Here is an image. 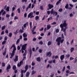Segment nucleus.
Returning a JSON list of instances; mask_svg holds the SVG:
<instances>
[{"instance_id": "nucleus-1", "label": "nucleus", "mask_w": 77, "mask_h": 77, "mask_svg": "<svg viewBox=\"0 0 77 77\" xmlns=\"http://www.w3.org/2000/svg\"><path fill=\"white\" fill-rule=\"evenodd\" d=\"M62 38L61 37H59L56 39V42H57V45L58 46H60V41L61 39Z\"/></svg>"}, {"instance_id": "nucleus-2", "label": "nucleus", "mask_w": 77, "mask_h": 77, "mask_svg": "<svg viewBox=\"0 0 77 77\" xmlns=\"http://www.w3.org/2000/svg\"><path fill=\"white\" fill-rule=\"evenodd\" d=\"M66 20L64 21V23H63V24L61 23V24H60V26H63V27H67V25L66 23Z\"/></svg>"}, {"instance_id": "nucleus-3", "label": "nucleus", "mask_w": 77, "mask_h": 77, "mask_svg": "<svg viewBox=\"0 0 77 77\" xmlns=\"http://www.w3.org/2000/svg\"><path fill=\"white\" fill-rule=\"evenodd\" d=\"M33 12H30L29 13L28 15V18H34V16L33 15Z\"/></svg>"}, {"instance_id": "nucleus-4", "label": "nucleus", "mask_w": 77, "mask_h": 77, "mask_svg": "<svg viewBox=\"0 0 77 77\" xmlns=\"http://www.w3.org/2000/svg\"><path fill=\"white\" fill-rule=\"evenodd\" d=\"M27 45V44H25L24 45H23L22 47V49L24 51H25L26 49Z\"/></svg>"}, {"instance_id": "nucleus-5", "label": "nucleus", "mask_w": 77, "mask_h": 77, "mask_svg": "<svg viewBox=\"0 0 77 77\" xmlns=\"http://www.w3.org/2000/svg\"><path fill=\"white\" fill-rule=\"evenodd\" d=\"M11 68V66L10 65V64H9L8 66H7V68H6V70L7 71V72H9V69Z\"/></svg>"}, {"instance_id": "nucleus-6", "label": "nucleus", "mask_w": 77, "mask_h": 77, "mask_svg": "<svg viewBox=\"0 0 77 77\" xmlns=\"http://www.w3.org/2000/svg\"><path fill=\"white\" fill-rule=\"evenodd\" d=\"M54 6L53 5H52L51 4H49L48 5V7H49V9H51L52 8H53Z\"/></svg>"}, {"instance_id": "nucleus-7", "label": "nucleus", "mask_w": 77, "mask_h": 77, "mask_svg": "<svg viewBox=\"0 0 77 77\" xmlns=\"http://www.w3.org/2000/svg\"><path fill=\"white\" fill-rule=\"evenodd\" d=\"M18 60V56L16 55L15 56V59H14V61L15 62H17Z\"/></svg>"}, {"instance_id": "nucleus-8", "label": "nucleus", "mask_w": 77, "mask_h": 77, "mask_svg": "<svg viewBox=\"0 0 77 77\" xmlns=\"http://www.w3.org/2000/svg\"><path fill=\"white\" fill-rule=\"evenodd\" d=\"M65 57V56L64 55H62L60 56V59L61 60H63Z\"/></svg>"}, {"instance_id": "nucleus-9", "label": "nucleus", "mask_w": 77, "mask_h": 77, "mask_svg": "<svg viewBox=\"0 0 77 77\" xmlns=\"http://www.w3.org/2000/svg\"><path fill=\"white\" fill-rule=\"evenodd\" d=\"M15 53V52H12V54H11V56L10 57V59H12V58H13V57H14V55Z\"/></svg>"}, {"instance_id": "nucleus-10", "label": "nucleus", "mask_w": 77, "mask_h": 77, "mask_svg": "<svg viewBox=\"0 0 77 77\" xmlns=\"http://www.w3.org/2000/svg\"><path fill=\"white\" fill-rule=\"evenodd\" d=\"M51 26L50 25V24L47 25V28H46V30H49V29H51Z\"/></svg>"}, {"instance_id": "nucleus-11", "label": "nucleus", "mask_w": 77, "mask_h": 77, "mask_svg": "<svg viewBox=\"0 0 77 77\" xmlns=\"http://www.w3.org/2000/svg\"><path fill=\"white\" fill-rule=\"evenodd\" d=\"M28 24H29V23L28 22H27L26 23L24 24L23 25L24 27V28H26V26H28V25H29Z\"/></svg>"}, {"instance_id": "nucleus-12", "label": "nucleus", "mask_w": 77, "mask_h": 77, "mask_svg": "<svg viewBox=\"0 0 77 77\" xmlns=\"http://www.w3.org/2000/svg\"><path fill=\"white\" fill-rule=\"evenodd\" d=\"M12 69L14 70H15L16 69L17 67L15 65H14L12 67Z\"/></svg>"}, {"instance_id": "nucleus-13", "label": "nucleus", "mask_w": 77, "mask_h": 77, "mask_svg": "<svg viewBox=\"0 0 77 77\" xmlns=\"http://www.w3.org/2000/svg\"><path fill=\"white\" fill-rule=\"evenodd\" d=\"M17 49L15 46V45L14 46V47L13 50L12 51V52L15 53V51Z\"/></svg>"}, {"instance_id": "nucleus-14", "label": "nucleus", "mask_w": 77, "mask_h": 77, "mask_svg": "<svg viewBox=\"0 0 77 77\" xmlns=\"http://www.w3.org/2000/svg\"><path fill=\"white\" fill-rule=\"evenodd\" d=\"M30 74V73L29 72H27L26 73V77H28L29 76V75Z\"/></svg>"}, {"instance_id": "nucleus-15", "label": "nucleus", "mask_w": 77, "mask_h": 77, "mask_svg": "<svg viewBox=\"0 0 77 77\" xmlns=\"http://www.w3.org/2000/svg\"><path fill=\"white\" fill-rule=\"evenodd\" d=\"M37 61L38 62H40L41 61V59L40 57H38L37 58Z\"/></svg>"}, {"instance_id": "nucleus-16", "label": "nucleus", "mask_w": 77, "mask_h": 77, "mask_svg": "<svg viewBox=\"0 0 77 77\" xmlns=\"http://www.w3.org/2000/svg\"><path fill=\"white\" fill-rule=\"evenodd\" d=\"M6 48H5V52L2 53V54H3V56H5V55H6Z\"/></svg>"}, {"instance_id": "nucleus-17", "label": "nucleus", "mask_w": 77, "mask_h": 77, "mask_svg": "<svg viewBox=\"0 0 77 77\" xmlns=\"http://www.w3.org/2000/svg\"><path fill=\"white\" fill-rule=\"evenodd\" d=\"M53 19L52 18V17H49V18H48V21H47V22H48L49 21V20H52Z\"/></svg>"}, {"instance_id": "nucleus-18", "label": "nucleus", "mask_w": 77, "mask_h": 77, "mask_svg": "<svg viewBox=\"0 0 77 77\" xmlns=\"http://www.w3.org/2000/svg\"><path fill=\"white\" fill-rule=\"evenodd\" d=\"M23 36L24 38H26L27 36V35L25 33H24L23 34Z\"/></svg>"}, {"instance_id": "nucleus-19", "label": "nucleus", "mask_w": 77, "mask_h": 77, "mask_svg": "<svg viewBox=\"0 0 77 77\" xmlns=\"http://www.w3.org/2000/svg\"><path fill=\"white\" fill-rule=\"evenodd\" d=\"M51 14H53L54 13V9H52V10H51Z\"/></svg>"}, {"instance_id": "nucleus-20", "label": "nucleus", "mask_w": 77, "mask_h": 77, "mask_svg": "<svg viewBox=\"0 0 77 77\" xmlns=\"http://www.w3.org/2000/svg\"><path fill=\"white\" fill-rule=\"evenodd\" d=\"M28 68H29L28 66V65H26L25 67V69L27 70L28 69Z\"/></svg>"}, {"instance_id": "nucleus-21", "label": "nucleus", "mask_w": 77, "mask_h": 77, "mask_svg": "<svg viewBox=\"0 0 77 77\" xmlns=\"http://www.w3.org/2000/svg\"><path fill=\"white\" fill-rule=\"evenodd\" d=\"M29 53H30V57H31L32 54V50L31 49H30Z\"/></svg>"}, {"instance_id": "nucleus-22", "label": "nucleus", "mask_w": 77, "mask_h": 77, "mask_svg": "<svg viewBox=\"0 0 77 77\" xmlns=\"http://www.w3.org/2000/svg\"><path fill=\"white\" fill-rule=\"evenodd\" d=\"M39 18V17L38 16H36L35 17V20L36 21H37V20H38Z\"/></svg>"}, {"instance_id": "nucleus-23", "label": "nucleus", "mask_w": 77, "mask_h": 77, "mask_svg": "<svg viewBox=\"0 0 77 77\" xmlns=\"http://www.w3.org/2000/svg\"><path fill=\"white\" fill-rule=\"evenodd\" d=\"M51 44V41H49L48 43V45L50 46Z\"/></svg>"}, {"instance_id": "nucleus-24", "label": "nucleus", "mask_w": 77, "mask_h": 77, "mask_svg": "<svg viewBox=\"0 0 77 77\" xmlns=\"http://www.w3.org/2000/svg\"><path fill=\"white\" fill-rule=\"evenodd\" d=\"M39 8L41 10H44V8H43V6L42 5Z\"/></svg>"}, {"instance_id": "nucleus-25", "label": "nucleus", "mask_w": 77, "mask_h": 77, "mask_svg": "<svg viewBox=\"0 0 77 77\" xmlns=\"http://www.w3.org/2000/svg\"><path fill=\"white\" fill-rule=\"evenodd\" d=\"M69 5L67 4H66V5L65 6V8L67 9L69 7Z\"/></svg>"}, {"instance_id": "nucleus-26", "label": "nucleus", "mask_w": 77, "mask_h": 77, "mask_svg": "<svg viewBox=\"0 0 77 77\" xmlns=\"http://www.w3.org/2000/svg\"><path fill=\"white\" fill-rule=\"evenodd\" d=\"M36 71H34V70H33L32 72V75H33L34 74H35V73H36Z\"/></svg>"}, {"instance_id": "nucleus-27", "label": "nucleus", "mask_w": 77, "mask_h": 77, "mask_svg": "<svg viewBox=\"0 0 77 77\" xmlns=\"http://www.w3.org/2000/svg\"><path fill=\"white\" fill-rule=\"evenodd\" d=\"M74 48H71V53H72V52L74 50Z\"/></svg>"}, {"instance_id": "nucleus-28", "label": "nucleus", "mask_w": 77, "mask_h": 77, "mask_svg": "<svg viewBox=\"0 0 77 77\" xmlns=\"http://www.w3.org/2000/svg\"><path fill=\"white\" fill-rule=\"evenodd\" d=\"M51 51H49L48 52H47V54H46V55H47V56H49L50 54H51Z\"/></svg>"}, {"instance_id": "nucleus-29", "label": "nucleus", "mask_w": 77, "mask_h": 77, "mask_svg": "<svg viewBox=\"0 0 77 77\" xmlns=\"http://www.w3.org/2000/svg\"><path fill=\"white\" fill-rule=\"evenodd\" d=\"M6 41H5V40H4L2 43V45H4L6 43Z\"/></svg>"}, {"instance_id": "nucleus-30", "label": "nucleus", "mask_w": 77, "mask_h": 77, "mask_svg": "<svg viewBox=\"0 0 77 77\" xmlns=\"http://www.w3.org/2000/svg\"><path fill=\"white\" fill-rule=\"evenodd\" d=\"M5 28V25L3 26L2 28V30H4Z\"/></svg>"}, {"instance_id": "nucleus-31", "label": "nucleus", "mask_w": 77, "mask_h": 77, "mask_svg": "<svg viewBox=\"0 0 77 77\" xmlns=\"http://www.w3.org/2000/svg\"><path fill=\"white\" fill-rule=\"evenodd\" d=\"M20 41V39H18L17 41L16 44L17 45L19 43Z\"/></svg>"}, {"instance_id": "nucleus-32", "label": "nucleus", "mask_w": 77, "mask_h": 77, "mask_svg": "<svg viewBox=\"0 0 77 77\" xmlns=\"http://www.w3.org/2000/svg\"><path fill=\"white\" fill-rule=\"evenodd\" d=\"M66 57L68 58L70 57V55L69 54H66Z\"/></svg>"}, {"instance_id": "nucleus-33", "label": "nucleus", "mask_w": 77, "mask_h": 77, "mask_svg": "<svg viewBox=\"0 0 77 77\" xmlns=\"http://www.w3.org/2000/svg\"><path fill=\"white\" fill-rule=\"evenodd\" d=\"M2 67H4L5 66V63H2Z\"/></svg>"}, {"instance_id": "nucleus-34", "label": "nucleus", "mask_w": 77, "mask_h": 77, "mask_svg": "<svg viewBox=\"0 0 77 77\" xmlns=\"http://www.w3.org/2000/svg\"><path fill=\"white\" fill-rule=\"evenodd\" d=\"M65 70V66H64L63 67V69H62V72H64Z\"/></svg>"}, {"instance_id": "nucleus-35", "label": "nucleus", "mask_w": 77, "mask_h": 77, "mask_svg": "<svg viewBox=\"0 0 77 77\" xmlns=\"http://www.w3.org/2000/svg\"><path fill=\"white\" fill-rule=\"evenodd\" d=\"M9 9L10 8L9 7H8L6 9V10L7 11H9Z\"/></svg>"}, {"instance_id": "nucleus-36", "label": "nucleus", "mask_w": 77, "mask_h": 77, "mask_svg": "<svg viewBox=\"0 0 77 77\" xmlns=\"http://www.w3.org/2000/svg\"><path fill=\"white\" fill-rule=\"evenodd\" d=\"M30 27L31 29L32 28V22H31L30 23Z\"/></svg>"}, {"instance_id": "nucleus-37", "label": "nucleus", "mask_w": 77, "mask_h": 77, "mask_svg": "<svg viewBox=\"0 0 77 77\" xmlns=\"http://www.w3.org/2000/svg\"><path fill=\"white\" fill-rule=\"evenodd\" d=\"M15 45L13 44L10 48V50H11L13 48L15 47Z\"/></svg>"}, {"instance_id": "nucleus-38", "label": "nucleus", "mask_w": 77, "mask_h": 77, "mask_svg": "<svg viewBox=\"0 0 77 77\" xmlns=\"http://www.w3.org/2000/svg\"><path fill=\"white\" fill-rule=\"evenodd\" d=\"M67 28V27H65V28L63 29V32H65L66 29Z\"/></svg>"}, {"instance_id": "nucleus-39", "label": "nucleus", "mask_w": 77, "mask_h": 77, "mask_svg": "<svg viewBox=\"0 0 77 77\" xmlns=\"http://www.w3.org/2000/svg\"><path fill=\"white\" fill-rule=\"evenodd\" d=\"M55 32L56 33H59V29H56V31H55Z\"/></svg>"}, {"instance_id": "nucleus-40", "label": "nucleus", "mask_w": 77, "mask_h": 77, "mask_svg": "<svg viewBox=\"0 0 77 77\" xmlns=\"http://www.w3.org/2000/svg\"><path fill=\"white\" fill-rule=\"evenodd\" d=\"M18 33V30H17L16 31V32H14V34L15 35H17V34Z\"/></svg>"}, {"instance_id": "nucleus-41", "label": "nucleus", "mask_w": 77, "mask_h": 77, "mask_svg": "<svg viewBox=\"0 0 77 77\" xmlns=\"http://www.w3.org/2000/svg\"><path fill=\"white\" fill-rule=\"evenodd\" d=\"M19 32H20V33H23L24 32L23 30L21 29H20Z\"/></svg>"}, {"instance_id": "nucleus-42", "label": "nucleus", "mask_w": 77, "mask_h": 77, "mask_svg": "<svg viewBox=\"0 0 77 77\" xmlns=\"http://www.w3.org/2000/svg\"><path fill=\"white\" fill-rule=\"evenodd\" d=\"M63 41H64V39H61V40H60V42H61V44H62L63 42Z\"/></svg>"}, {"instance_id": "nucleus-43", "label": "nucleus", "mask_w": 77, "mask_h": 77, "mask_svg": "<svg viewBox=\"0 0 77 77\" xmlns=\"http://www.w3.org/2000/svg\"><path fill=\"white\" fill-rule=\"evenodd\" d=\"M60 26L61 28V31H63V27L62 26H60Z\"/></svg>"}, {"instance_id": "nucleus-44", "label": "nucleus", "mask_w": 77, "mask_h": 77, "mask_svg": "<svg viewBox=\"0 0 77 77\" xmlns=\"http://www.w3.org/2000/svg\"><path fill=\"white\" fill-rule=\"evenodd\" d=\"M66 73H70V71L69 70H67L66 71Z\"/></svg>"}, {"instance_id": "nucleus-45", "label": "nucleus", "mask_w": 77, "mask_h": 77, "mask_svg": "<svg viewBox=\"0 0 77 77\" xmlns=\"http://www.w3.org/2000/svg\"><path fill=\"white\" fill-rule=\"evenodd\" d=\"M63 10V9L62 8H60L58 10V11L61 12H62Z\"/></svg>"}, {"instance_id": "nucleus-46", "label": "nucleus", "mask_w": 77, "mask_h": 77, "mask_svg": "<svg viewBox=\"0 0 77 77\" xmlns=\"http://www.w3.org/2000/svg\"><path fill=\"white\" fill-rule=\"evenodd\" d=\"M23 72H24V70H21L20 72V73H21V74L23 75Z\"/></svg>"}, {"instance_id": "nucleus-47", "label": "nucleus", "mask_w": 77, "mask_h": 77, "mask_svg": "<svg viewBox=\"0 0 77 77\" xmlns=\"http://www.w3.org/2000/svg\"><path fill=\"white\" fill-rule=\"evenodd\" d=\"M17 11H18V13H20V8H18L17 10Z\"/></svg>"}, {"instance_id": "nucleus-48", "label": "nucleus", "mask_w": 77, "mask_h": 77, "mask_svg": "<svg viewBox=\"0 0 77 77\" xmlns=\"http://www.w3.org/2000/svg\"><path fill=\"white\" fill-rule=\"evenodd\" d=\"M23 61H20V64L21 65H22L23 64Z\"/></svg>"}, {"instance_id": "nucleus-49", "label": "nucleus", "mask_w": 77, "mask_h": 77, "mask_svg": "<svg viewBox=\"0 0 77 77\" xmlns=\"http://www.w3.org/2000/svg\"><path fill=\"white\" fill-rule=\"evenodd\" d=\"M35 65V63H34L33 62H32V66H34Z\"/></svg>"}, {"instance_id": "nucleus-50", "label": "nucleus", "mask_w": 77, "mask_h": 77, "mask_svg": "<svg viewBox=\"0 0 77 77\" xmlns=\"http://www.w3.org/2000/svg\"><path fill=\"white\" fill-rule=\"evenodd\" d=\"M60 17V16L59 15H57V17H56V20H58V18H59Z\"/></svg>"}, {"instance_id": "nucleus-51", "label": "nucleus", "mask_w": 77, "mask_h": 77, "mask_svg": "<svg viewBox=\"0 0 77 77\" xmlns=\"http://www.w3.org/2000/svg\"><path fill=\"white\" fill-rule=\"evenodd\" d=\"M12 35V33H11V32H10L9 33V37H11Z\"/></svg>"}, {"instance_id": "nucleus-52", "label": "nucleus", "mask_w": 77, "mask_h": 77, "mask_svg": "<svg viewBox=\"0 0 77 77\" xmlns=\"http://www.w3.org/2000/svg\"><path fill=\"white\" fill-rule=\"evenodd\" d=\"M39 44H40L41 45H43V42L42 41H40V42H39Z\"/></svg>"}, {"instance_id": "nucleus-53", "label": "nucleus", "mask_w": 77, "mask_h": 77, "mask_svg": "<svg viewBox=\"0 0 77 77\" xmlns=\"http://www.w3.org/2000/svg\"><path fill=\"white\" fill-rule=\"evenodd\" d=\"M60 2L58 1L57 2V3H56V5H58V4H60Z\"/></svg>"}, {"instance_id": "nucleus-54", "label": "nucleus", "mask_w": 77, "mask_h": 77, "mask_svg": "<svg viewBox=\"0 0 77 77\" xmlns=\"http://www.w3.org/2000/svg\"><path fill=\"white\" fill-rule=\"evenodd\" d=\"M17 49L18 50H19L20 49V47L19 46H18L17 47Z\"/></svg>"}, {"instance_id": "nucleus-55", "label": "nucleus", "mask_w": 77, "mask_h": 77, "mask_svg": "<svg viewBox=\"0 0 77 77\" xmlns=\"http://www.w3.org/2000/svg\"><path fill=\"white\" fill-rule=\"evenodd\" d=\"M49 64H51L52 63V60H51V61H49V62H48Z\"/></svg>"}, {"instance_id": "nucleus-56", "label": "nucleus", "mask_w": 77, "mask_h": 77, "mask_svg": "<svg viewBox=\"0 0 77 77\" xmlns=\"http://www.w3.org/2000/svg\"><path fill=\"white\" fill-rule=\"evenodd\" d=\"M17 19H18V17L17 16L15 17L14 18V20H17Z\"/></svg>"}, {"instance_id": "nucleus-57", "label": "nucleus", "mask_w": 77, "mask_h": 77, "mask_svg": "<svg viewBox=\"0 0 77 77\" xmlns=\"http://www.w3.org/2000/svg\"><path fill=\"white\" fill-rule=\"evenodd\" d=\"M31 5H32V4L31 3H30L29 5V6H28V7L30 8L31 7Z\"/></svg>"}, {"instance_id": "nucleus-58", "label": "nucleus", "mask_w": 77, "mask_h": 77, "mask_svg": "<svg viewBox=\"0 0 77 77\" xmlns=\"http://www.w3.org/2000/svg\"><path fill=\"white\" fill-rule=\"evenodd\" d=\"M27 1V0H22V2H26Z\"/></svg>"}, {"instance_id": "nucleus-59", "label": "nucleus", "mask_w": 77, "mask_h": 77, "mask_svg": "<svg viewBox=\"0 0 77 77\" xmlns=\"http://www.w3.org/2000/svg\"><path fill=\"white\" fill-rule=\"evenodd\" d=\"M10 16L9 14H7L6 15V18H9V17Z\"/></svg>"}, {"instance_id": "nucleus-60", "label": "nucleus", "mask_w": 77, "mask_h": 77, "mask_svg": "<svg viewBox=\"0 0 77 77\" xmlns=\"http://www.w3.org/2000/svg\"><path fill=\"white\" fill-rule=\"evenodd\" d=\"M42 52V50L41 49H39V52L40 53H41Z\"/></svg>"}, {"instance_id": "nucleus-61", "label": "nucleus", "mask_w": 77, "mask_h": 77, "mask_svg": "<svg viewBox=\"0 0 77 77\" xmlns=\"http://www.w3.org/2000/svg\"><path fill=\"white\" fill-rule=\"evenodd\" d=\"M39 11H37L36 12V14L37 15H38L39 14Z\"/></svg>"}, {"instance_id": "nucleus-62", "label": "nucleus", "mask_w": 77, "mask_h": 77, "mask_svg": "<svg viewBox=\"0 0 77 77\" xmlns=\"http://www.w3.org/2000/svg\"><path fill=\"white\" fill-rule=\"evenodd\" d=\"M44 29L43 27L42 28V29H40L39 30V31L40 32H41V31H43V30Z\"/></svg>"}, {"instance_id": "nucleus-63", "label": "nucleus", "mask_w": 77, "mask_h": 77, "mask_svg": "<svg viewBox=\"0 0 77 77\" xmlns=\"http://www.w3.org/2000/svg\"><path fill=\"white\" fill-rule=\"evenodd\" d=\"M27 14L26 13H25V14H24V17L25 18H26V17Z\"/></svg>"}, {"instance_id": "nucleus-64", "label": "nucleus", "mask_w": 77, "mask_h": 77, "mask_svg": "<svg viewBox=\"0 0 77 77\" xmlns=\"http://www.w3.org/2000/svg\"><path fill=\"white\" fill-rule=\"evenodd\" d=\"M35 7V5L34 4H32V8L33 9V8Z\"/></svg>"}]
</instances>
